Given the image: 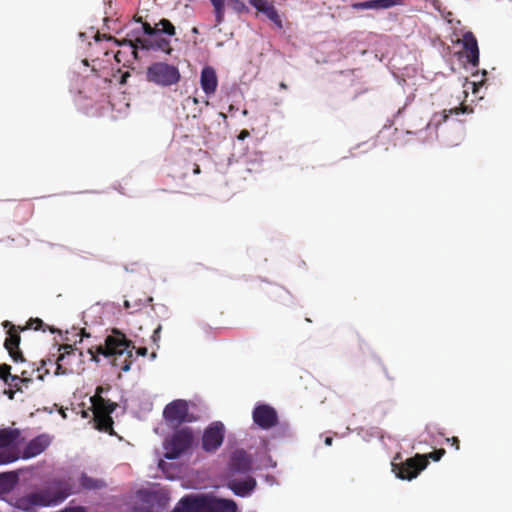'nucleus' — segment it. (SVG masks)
<instances>
[{"label": "nucleus", "mask_w": 512, "mask_h": 512, "mask_svg": "<svg viewBox=\"0 0 512 512\" xmlns=\"http://www.w3.org/2000/svg\"><path fill=\"white\" fill-rule=\"evenodd\" d=\"M71 493L68 481L53 479L43 488L18 497L13 505L19 510L34 512L37 507H50L62 503Z\"/></svg>", "instance_id": "nucleus-1"}, {"label": "nucleus", "mask_w": 512, "mask_h": 512, "mask_svg": "<svg viewBox=\"0 0 512 512\" xmlns=\"http://www.w3.org/2000/svg\"><path fill=\"white\" fill-rule=\"evenodd\" d=\"M135 346L133 342L127 339L126 335L120 330L114 328L111 335L105 339V345H99L95 348H89L91 360L99 362L98 355L105 357L113 356L112 365L119 367L123 372H127L131 368L133 362V350Z\"/></svg>", "instance_id": "nucleus-2"}, {"label": "nucleus", "mask_w": 512, "mask_h": 512, "mask_svg": "<svg viewBox=\"0 0 512 512\" xmlns=\"http://www.w3.org/2000/svg\"><path fill=\"white\" fill-rule=\"evenodd\" d=\"M445 453V449L441 448L428 454H416L402 463H392V471L400 479L412 480L426 468L429 459L439 461Z\"/></svg>", "instance_id": "nucleus-3"}, {"label": "nucleus", "mask_w": 512, "mask_h": 512, "mask_svg": "<svg viewBox=\"0 0 512 512\" xmlns=\"http://www.w3.org/2000/svg\"><path fill=\"white\" fill-rule=\"evenodd\" d=\"M146 80L156 86L169 88L181 81V73L177 65L156 61L150 64L145 72Z\"/></svg>", "instance_id": "nucleus-4"}, {"label": "nucleus", "mask_w": 512, "mask_h": 512, "mask_svg": "<svg viewBox=\"0 0 512 512\" xmlns=\"http://www.w3.org/2000/svg\"><path fill=\"white\" fill-rule=\"evenodd\" d=\"M91 403L94 414V423L96 429L101 432L114 434L113 431V419L111 413L116 409L117 404L110 400L104 399L100 395H94L91 397Z\"/></svg>", "instance_id": "nucleus-5"}, {"label": "nucleus", "mask_w": 512, "mask_h": 512, "mask_svg": "<svg viewBox=\"0 0 512 512\" xmlns=\"http://www.w3.org/2000/svg\"><path fill=\"white\" fill-rule=\"evenodd\" d=\"M135 512H160L164 510L170 501L169 494L164 489L139 490L136 493Z\"/></svg>", "instance_id": "nucleus-6"}, {"label": "nucleus", "mask_w": 512, "mask_h": 512, "mask_svg": "<svg viewBox=\"0 0 512 512\" xmlns=\"http://www.w3.org/2000/svg\"><path fill=\"white\" fill-rule=\"evenodd\" d=\"M194 435L191 428H182L175 431L169 439H166L165 458L173 460L186 452L193 443Z\"/></svg>", "instance_id": "nucleus-7"}, {"label": "nucleus", "mask_w": 512, "mask_h": 512, "mask_svg": "<svg viewBox=\"0 0 512 512\" xmlns=\"http://www.w3.org/2000/svg\"><path fill=\"white\" fill-rule=\"evenodd\" d=\"M163 417L171 427H178L183 423L194 420V417L189 413L188 402L183 399H176L168 403L163 410Z\"/></svg>", "instance_id": "nucleus-8"}, {"label": "nucleus", "mask_w": 512, "mask_h": 512, "mask_svg": "<svg viewBox=\"0 0 512 512\" xmlns=\"http://www.w3.org/2000/svg\"><path fill=\"white\" fill-rule=\"evenodd\" d=\"M58 351L61 353L56 360L55 375H67L74 373L75 365L81 362L82 352L70 344H62Z\"/></svg>", "instance_id": "nucleus-9"}, {"label": "nucleus", "mask_w": 512, "mask_h": 512, "mask_svg": "<svg viewBox=\"0 0 512 512\" xmlns=\"http://www.w3.org/2000/svg\"><path fill=\"white\" fill-rule=\"evenodd\" d=\"M225 428L221 422L210 424L202 436V448L206 452H215L223 443Z\"/></svg>", "instance_id": "nucleus-10"}, {"label": "nucleus", "mask_w": 512, "mask_h": 512, "mask_svg": "<svg viewBox=\"0 0 512 512\" xmlns=\"http://www.w3.org/2000/svg\"><path fill=\"white\" fill-rule=\"evenodd\" d=\"M253 459L243 449H237L231 453L228 463V475L234 477L236 474H247L252 470Z\"/></svg>", "instance_id": "nucleus-11"}, {"label": "nucleus", "mask_w": 512, "mask_h": 512, "mask_svg": "<svg viewBox=\"0 0 512 512\" xmlns=\"http://www.w3.org/2000/svg\"><path fill=\"white\" fill-rule=\"evenodd\" d=\"M254 423L261 429L268 430L278 423L277 411L268 404H258L252 412Z\"/></svg>", "instance_id": "nucleus-12"}, {"label": "nucleus", "mask_w": 512, "mask_h": 512, "mask_svg": "<svg viewBox=\"0 0 512 512\" xmlns=\"http://www.w3.org/2000/svg\"><path fill=\"white\" fill-rule=\"evenodd\" d=\"M3 326L5 328L9 327V330L7 331V337L4 342V347L14 362H24L25 359L21 350L19 349V344L21 341L19 331L9 321H5Z\"/></svg>", "instance_id": "nucleus-13"}, {"label": "nucleus", "mask_w": 512, "mask_h": 512, "mask_svg": "<svg viewBox=\"0 0 512 512\" xmlns=\"http://www.w3.org/2000/svg\"><path fill=\"white\" fill-rule=\"evenodd\" d=\"M251 6H253L257 12L265 15L278 29L283 28L282 19L278 14L272 1L269 0H249Z\"/></svg>", "instance_id": "nucleus-14"}, {"label": "nucleus", "mask_w": 512, "mask_h": 512, "mask_svg": "<svg viewBox=\"0 0 512 512\" xmlns=\"http://www.w3.org/2000/svg\"><path fill=\"white\" fill-rule=\"evenodd\" d=\"M51 444L48 434H41L30 440L22 452L23 459H29L40 455Z\"/></svg>", "instance_id": "nucleus-15"}, {"label": "nucleus", "mask_w": 512, "mask_h": 512, "mask_svg": "<svg viewBox=\"0 0 512 512\" xmlns=\"http://www.w3.org/2000/svg\"><path fill=\"white\" fill-rule=\"evenodd\" d=\"M200 512H235L236 504L233 501L215 499L208 496H202Z\"/></svg>", "instance_id": "nucleus-16"}, {"label": "nucleus", "mask_w": 512, "mask_h": 512, "mask_svg": "<svg viewBox=\"0 0 512 512\" xmlns=\"http://www.w3.org/2000/svg\"><path fill=\"white\" fill-rule=\"evenodd\" d=\"M228 487L234 492L235 495L240 497H246L256 487V480L252 476H247L245 479H236L229 477Z\"/></svg>", "instance_id": "nucleus-17"}, {"label": "nucleus", "mask_w": 512, "mask_h": 512, "mask_svg": "<svg viewBox=\"0 0 512 512\" xmlns=\"http://www.w3.org/2000/svg\"><path fill=\"white\" fill-rule=\"evenodd\" d=\"M463 48L465 50L467 61L474 67L479 64V48L475 35L472 32H466L462 38Z\"/></svg>", "instance_id": "nucleus-18"}, {"label": "nucleus", "mask_w": 512, "mask_h": 512, "mask_svg": "<svg viewBox=\"0 0 512 512\" xmlns=\"http://www.w3.org/2000/svg\"><path fill=\"white\" fill-rule=\"evenodd\" d=\"M200 84L206 95H212L216 92L218 78L216 71L211 66H205L201 71Z\"/></svg>", "instance_id": "nucleus-19"}, {"label": "nucleus", "mask_w": 512, "mask_h": 512, "mask_svg": "<svg viewBox=\"0 0 512 512\" xmlns=\"http://www.w3.org/2000/svg\"><path fill=\"white\" fill-rule=\"evenodd\" d=\"M155 39L153 42H149L146 39H136V43L140 44L142 48L149 49V48H155L158 50H161L167 54H171L172 48L170 46V41L166 38L161 37L160 35L154 36Z\"/></svg>", "instance_id": "nucleus-20"}, {"label": "nucleus", "mask_w": 512, "mask_h": 512, "mask_svg": "<svg viewBox=\"0 0 512 512\" xmlns=\"http://www.w3.org/2000/svg\"><path fill=\"white\" fill-rule=\"evenodd\" d=\"M202 496L200 497H184L179 504L171 512H200Z\"/></svg>", "instance_id": "nucleus-21"}, {"label": "nucleus", "mask_w": 512, "mask_h": 512, "mask_svg": "<svg viewBox=\"0 0 512 512\" xmlns=\"http://www.w3.org/2000/svg\"><path fill=\"white\" fill-rule=\"evenodd\" d=\"M79 484L84 490H100L106 487V482L103 479L91 477L86 473H81Z\"/></svg>", "instance_id": "nucleus-22"}, {"label": "nucleus", "mask_w": 512, "mask_h": 512, "mask_svg": "<svg viewBox=\"0 0 512 512\" xmlns=\"http://www.w3.org/2000/svg\"><path fill=\"white\" fill-rule=\"evenodd\" d=\"M467 111L466 106H460L456 108H452L449 110H443L441 113H435L431 119V121L427 124V127L431 125H435L436 127L445 122L448 117L452 114L458 115L460 113H465Z\"/></svg>", "instance_id": "nucleus-23"}, {"label": "nucleus", "mask_w": 512, "mask_h": 512, "mask_svg": "<svg viewBox=\"0 0 512 512\" xmlns=\"http://www.w3.org/2000/svg\"><path fill=\"white\" fill-rule=\"evenodd\" d=\"M20 437L19 429L4 428L0 429V449L12 446Z\"/></svg>", "instance_id": "nucleus-24"}, {"label": "nucleus", "mask_w": 512, "mask_h": 512, "mask_svg": "<svg viewBox=\"0 0 512 512\" xmlns=\"http://www.w3.org/2000/svg\"><path fill=\"white\" fill-rule=\"evenodd\" d=\"M11 366L4 363L0 365V379L4 381V383L8 386H12V382L10 381H19L24 383H30L32 380L30 378L19 377L17 375L11 374Z\"/></svg>", "instance_id": "nucleus-25"}, {"label": "nucleus", "mask_w": 512, "mask_h": 512, "mask_svg": "<svg viewBox=\"0 0 512 512\" xmlns=\"http://www.w3.org/2000/svg\"><path fill=\"white\" fill-rule=\"evenodd\" d=\"M394 4V0H370L360 2L354 5L358 9H385L389 8Z\"/></svg>", "instance_id": "nucleus-26"}, {"label": "nucleus", "mask_w": 512, "mask_h": 512, "mask_svg": "<svg viewBox=\"0 0 512 512\" xmlns=\"http://www.w3.org/2000/svg\"><path fill=\"white\" fill-rule=\"evenodd\" d=\"M16 480V475L13 472L0 473V492L8 491Z\"/></svg>", "instance_id": "nucleus-27"}, {"label": "nucleus", "mask_w": 512, "mask_h": 512, "mask_svg": "<svg viewBox=\"0 0 512 512\" xmlns=\"http://www.w3.org/2000/svg\"><path fill=\"white\" fill-rule=\"evenodd\" d=\"M156 25L159 28L158 35L164 33L169 36H174L176 33L174 25L168 19H161Z\"/></svg>", "instance_id": "nucleus-28"}, {"label": "nucleus", "mask_w": 512, "mask_h": 512, "mask_svg": "<svg viewBox=\"0 0 512 512\" xmlns=\"http://www.w3.org/2000/svg\"><path fill=\"white\" fill-rule=\"evenodd\" d=\"M18 457L10 452H0V465L2 464H8L16 461Z\"/></svg>", "instance_id": "nucleus-29"}, {"label": "nucleus", "mask_w": 512, "mask_h": 512, "mask_svg": "<svg viewBox=\"0 0 512 512\" xmlns=\"http://www.w3.org/2000/svg\"><path fill=\"white\" fill-rule=\"evenodd\" d=\"M143 30L146 35L153 37L158 36L159 28L157 27V25H155V27H152L149 23L145 22L143 23Z\"/></svg>", "instance_id": "nucleus-30"}, {"label": "nucleus", "mask_w": 512, "mask_h": 512, "mask_svg": "<svg viewBox=\"0 0 512 512\" xmlns=\"http://www.w3.org/2000/svg\"><path fill=\"white\" fill-rule=\"evenodd\" d=\"M43 325V321L39 318H31L28 322H27V326L26 328L27 329H34V330H39Z\"/></svg>", "instance_id": "nucleus-31"}, {"label": "nucleus", "mask_w": 512, "mask_h": 512, "mask_svg": "<svg viewBox=\"0 0 512 512\" xmlns=\"http://www.w3.org/2000/svg\"><path fill=\"white\" fill-rule=\"evenodd\" d=\"M217 14L224 10V0H210Z\"/></svg>", "instance_id": "nucleus-32"}, {"label": "nucleus", "mask_w": 512, "mask_h": 512, "mask_svg": "<svg viewBox=\"0 0 512 512\" xmlns=\"http://www.w3.org/2000/svg\"><path fill=\"white\" fill-rule=\"evenodd\" d=\"M446 441L451 444V446L455 447L456 450L460 449V441L457 437L447 438Z\"/></svg>", "instance_id": "nucleus-33"}, {"label": "nucleus", "mask_w": 512, "mask_h": 512, "mask_svg": "<svg viewBox=\"0 0 512 512\" xmlns=\"http://www.w3.org/2000/svg\"><path fill=\"white\" fill-rule=\"evenodd\" d=\"M161 328V325H158V327L153 331L151 338L154 343H157L160 340Z\"/></svg>", "instance_id": "nucleus-34"}, {"label": "nucleus", "mask_w": 512, "mask_h": 512, "mask_svg": "<svg viewBox=\"0 0 512 512\" xmlns=\"http://www.w3.org/2000/svg\"><path fill=\"white\" fill-rule=\"evenodd\" d=\"M12 382V386L13 388H15L16 391H19L21 392L22 391V384L25 385V386H28L29 383H24V382H19V381H11Z\"/></svg>", "instance_id": "nucleus-35"}, {"label": "nucleus", "mask_w": 512, "mask_h": 512, "mask_svg": "<svg viewBox=\"0 0 512 512\" xmlns=\"http://www.w3.org/2000/svg\"><path fill=\"white\" fill-rule=\"evenodd\" d=\"M16 392L15 388L10 387V389L4 391V394L7 395L10 400H13Z\"/></svg>", "instance_id": "nucleus-36"}, {"label": "nucleus", "mask_w": 512, "mask_h": 512, "mask_svg": "<svg viewBox=\"0 0 512 512\" xmlns=\"http://www.w3.org/2000/svg\"><path fill=\"white\" fill-rule=\"evenodd\" d=\"M129 49L133 54L134 58L137 59V44H133L131 41L129 42Z\"/></svg>", "instance_id": "nucleus-37"}, {"label": "nucleus", "mask_w": 512, "mask_h": 512, "mask_svg": "<svg viewBox=\"0 0 512 512\" xmlns=\"http://www.w3.org/2000/svg\"><path fill=\"white\" fill-rule=\"evenodd\" d=\"M136 353H137V355L144 357V356H146V355H147V353H148V349H147L146 347H139V348L136 350Z\"/></svg>", "instance_id": "nucleus-38"}, {"label": "nucleus", "mask_w": 512, "mask_h": 512, "mask_svg": "<svg viewBox=\"0 0 512 512\" xmlns=\"http://www.w3.org/2000/svg\"><path fill=\"white\" fill-rule=\"evenodd\" d=\"M249 135H250L249 131H248V130H246V129H244V130H242V131L239 133V135H238V139H239V140H244V139H246L247 137H249Z\"/></svg>", "instance_id": "nucleus-39"}, {"label": "nucleus", "mask_w": 512, "mask_h": 512, "mask_svg": "<svg viewBox=\"0 0 512 512\" xmlns=\"http://www.w3.org/2000/svg\"><path fill=\"white\" fill-rule=\"evenodd\" d=\"M103 391H104V388H103L102 386H98V387L96 388V393H95V395H100V396H102L101 394L103 393Z\"/></svg>", "instance_id": "nucleus-40"}, {"label": "nucleus", "mask_w": 512, "mask_h": 512, "mask_svg": "<svg viewBox=\"0 0 512 512\" xmlns=\"http://www.w3.org/2000/svg\"><path fill=\"white\" fill-rule=\"evenodd\" d=\"M332 442H333V439H332L331 437H326V439H325V444H326L327 446L332 445Z\"/></svg>", "instance_id": "nucleus-41"}, {"label": "nucleus", "mask_w": 512, "mask_h": 512, "mask_svg": "<svg viewBox=\"0 0 512 512\" xmlns=\"http://www.w3.org/2000/svg\"><path fill=\"white\" fill-rule=\"evenodd\" d=\"M121 54H122V52H121V51H118V52L115 54V59H116V61H117V62H119V63L121 62V59H120V55H121Z\"/></svg>", "instance_id": "nucleus-42"}, {"label": "nucleus", "mask_w": 512, "mask_h": 512, "mask_svg": "<svg viewBox=\"0 0 512 512\" xmlns=\"http://www.w3.org/2000/svg\"><path fill=\"white\" fill-rule=\"evenodd\" d=\"M279 87L282 90H286L288 88V86H287V84L285 82H280Z\"/></svg>", "instance_id": "nucleus-43"}, {"label": "nucleus", "mask_w": 512, "mask_h": 512, "mask_svg": "<svg viewBox=\"0 0 512 512\" xmlns=\"http://www.w3.org/2000/svg\"><path fill=\"white\" fill-rule=\"evenodd\" d=\"M222 16H223V11L219 14L216 13V18H217V22H221L222 21Z\"/></svg>", "instance_id": "nucleus-44"}, {"label": "nucleus", "mask_w": 512, "mask_h": 512, "mask_svg": "<svg viewBox=\"0 0 512 512\" xmlns=\"http://www.w3.org/2000/svg\"><path fill=\"white\" fill-rule=\"evenodd\" d=\"M81 336H82V337H89V334H88V333H86L85 329H82V330H81Z\"/></svg>", "instance_id": "nucleus-45"}, {"label": "nucleus", "mask_w": 512, "mask_h": 512, "mask_svg": "<svg viewBox=\"0 0 512 512\" xmlns=\"http://www.w3.org/2000/svg\"><path fill=\"white\" fill-rule=\"evenodd\" d=\"M124 306H125V308L129 309L130 308V302L128 300H125Z\"/></svg>", "instance_id": "nucleus-46"}, {"label": "nucleus", "mask_w": 512, "mask_h": 512, "mask_svg": "<svg viewBox=\"0 0 512 512\" xmlns=\"http://www.w3.org/2000/svg\"><path fill=\"white\" fill-rule=\"evenodd\" d=\"M194 173H196V174L200 173V168L198 165H196V167L194 169Z\"/></svg>", "instance_id": "nucleus-47"}, {"label": "nucleus", "mask_w": 512, "mask_h": 512, "mask_svg": "<svg viewBox=\"0 0 512 512\" xmlns=\"http://www.w3.org/2000/svg\"><path fill=\"white\" fill-rule=\"evenodd\" d=\"M46 364H47V362H46L45 360H42V361H41V365H42V367H43V366H45Z\"/></svg>", "instance_id": "nucleus-48"}, {"label": "nucleus", "mask_w": 512, "mask_h": 512, "mask_svg": "<svg viewBox=\"0 0 512 512\" xmlns=\"http://www.w3.org/2000/svg\"><path fill=\"white\" fill-rule=\"evenodd\" d=\"M155 357H156V353H155V352H153V353L151 354V358H152V359H154Z\"/></svg>", "instance_id": "nucleus-49"}]
</instances>
